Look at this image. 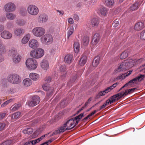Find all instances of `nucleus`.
Instances as JSON below:
<instances>
[{
	"mask_svg": "<svg viewBox=\"0 0 145 145\" xmlns=\"http://www.w3.org/2000/svg\"><path fill=\"white\" fill-rule=\"evenodd\" d=\"M40 101V98L39 96L35 95L33 96L31 101L29 102L28 105L31 107H33L38 104Z\"/></svg>",
	"mask_w": 145,
	"mask_h": 145,
	"instance_id": "nucleus-10",
	"label": "nucleus"
},
{
	"mask_svg": "<svg viewBox=\"0 0 145 145\" xmlns=\"http://www.w3.org/2000/svg\"><path fill=\"white\" fill-rule=\"evenodd\" d=\"M30 78L32 80L36 81L38 80L39 78V75L35 73H31L29 75Z\"/></svg>",
	"mask_w": 145,
	"mask_h": 145,
	"instance_id": "nucleus-25",
	"label": "nucleus"
},
{
	"mask_svg": "<svg viewBox=\"0 0 145 145\" xmlns=\"http://www.w3.org/2000/svg\"><path fill=\"white\" fill-rule=\"evenodd\" d=\"M31 35L30 34L28 33L25 35L22 39V42L23 44H25L28 42L29 40Z\"/></svg>",
	"mask_w": 145,
	"mask_h": 145,
	"instance_id": "nucleus-26",
	"label": "nucleus"
},
{
	"mask_svg": "<svg viewBox=\"0 0 145 145\" xmlns=\"http://www.w3.org/2000/svg\"><path fill=\"white\" fill-rule=\"evenodd\" d=\"M107 105H108V103L107 102V101L106 100V102L103 105H102L101 107H100V109L105 108Z\"/></svg>",
	"mask_w": 145,
	"mask_h": 145,
	"instance_id": "nucleus-60",
	"label": "nucleus"
},
{
	"mask_svg": "<svg viewBox=\"0 0 145 145\" xmlns=\"http://www.w3.org/2000/svg\"><path fill=\"white\" fill-rule=\"evenodd\" d=\"M144 76V75L140 74L139 76H138L133 79L132 80L135 82V84L138 81H141L142 80L143 78V77Z\"/></svg>",
	"mask_w": 145,
	"mask_h": 145,
	"instance_id": "nucleus-37",
	"label": "nucleus"
},
{
	"mask_svg": "<svg viewBox=\"0 0 145 145\" xmlns=\"http://www.w3.org/2000/svg\"><path fill=\"white\" fill-rule=\"evenodd\" d=\"M7 80L10 83L17 84L21 82V77L16 74H9L7 78Z\"/></svg>",
	"mask_w": 145,
	"mask_h": 145,
	"instance_id": "nucleus-1",
	"label": "nucleus"
},
{
	"mask_svg": "<svg viewBox=\"0 0 145 145\" xmlns=\"http://www.w3.org/2000/svg\"><path fill=\"white\" fill-rule=\"evenodd\" d=\"M8 122L7 121L0 123V131L4 129L6 127L8 126Z\"/></svg>",
	"mask_w": 145,
	"mask_h": 145,
	"instance_id": "nucleus-39",
	"label": "nucleus"
},
{
	"mask_svg": "<svg viewBox=\"0 0 145 145\" xmlns=\"http://www.w3.org/2000/svg\"><path fill=\"white\" fill-rule=\"evenodd\" d=\"M6 51L5 47L3 44V40L0 39V54H4L6 52Z\"/></svg>",
	"mask_w": 145,
	"mask_h": 145,
	"instance_id": "nucleus-21",
	"label": "nucleus"
},
{
	"mask_svg": "<svg viewBox=\"0 0 145 145\" xmlns=\"http://www.w3.org/2000/svg\"><path fill=\"white\" fill-rule=\"evenodd\" d=\"M29 45L30 48L35 49L38 47L39 42L35 39H31L29 42Z\"/></svg>",
	"mask_w": 145,
	"mask_h": 145,
	"instance_id": "nucleus-14",
	"label": "nucleus"
},
{
	"mask_svg": "<svg viewBox=\"0 0 145 145\" xmlns=\"http://www.w3.org/2000/svg\"><path fill=\"white\" fill-rule=\"evenodd\" d=\"M31 141L33 144V145H35L40 142V140L38 138L34 140H32Z\"/></svg>",
	"mask_w": 145,
	"mask_h": 145,
	"instance_id": "nucleus-57",
	"label": "nucleus"
},
{
	"mask_svg": "<svg viewBox=\"0 0 145 145\" xmlns=\"http://www.w3.org/2000/svg\"><path fill=\"white\" fill-rule=\"evenodd\" d=\"M6 113H2L0 114V120L3 119L5 116Z\"/></svg>",
	"mask_w": 145,
	"mask_h": 145,
	"instance_id": "nucleus-59",
	"label": "nucleus"
},
{
	"mask_svg": "<svg viewBox=\"0 0 145 145\" xmlns=\"http://www.w3.org/2000/svg\"><path fill=\"white\" fill-rule=\"evenodd\" d=\"M16 7L13 3L9 2L6 4L4 7L5 10L7 12H12L15 10Z\"/></svg>",
	"mask_w": 145,
	"mask_h": 145,
	"instance_id": "nucleus-9",
	"label": "nucleus"
},
{
	"mask_svg": "<svg viewBox=\"0 0 145 145\" xmlns=\"http://www.w3.org/2000/svg\"><path fill=\"white\" fill-rule=\"evenodd\" d=\"M84 114L81 113L78 116L73 118L75 121V124H78L80 120L82 117L84 116Z\"/></svg>",
	"mask_w": 145,
	"mask_h": 145,
	"instance_id": "nucleus-35",
	"label": "nucleus"
},
{
	"mask_svg": "<svg viewBox=\"0 0 145 145\" xmlns=\"http://www.w3.org/2000/svg\"><path fill=\"white\" fill-rule=\"evenodd\" d=\"M44 51L43 49L39 48L32 50L30 52V55L33 58L39 59L44 56Z\"/></svg>",
	"mask_w": 145,
	"mask_h": 145,
	"instance_id": "nucleus-3",
	"label": "nucleus"
},
{
	"mask_svg": "<svg viewBox=\"0 0 145 145\" xmlns=\"http://www.w3.org/2000/svg\"><path fill=\"white\" fill-rule=\"evenodd\" d=\"M73 18L74 20L77 21L79 20V17L76 14H75L73 16Z\"/></svg>",
	"mask_w": 145,
	"mask_h": 145,
	"instance_id": "nucleus-64",
	"label": "nucleus"
},
{
	"mask_svg": "<svg viewBox=\"0 0 145 145\" xmlns=\"http://www.w3.org/2000/svg\"><path fill=\"white\" fill-rule=\"evenodd\" d=\"M132 72V71H128L127 73H124L119 76L117 77V79H124L125 78L130 75Z\"/></svg>",
	"mask_w": 145,
	"mask_h": 145,
	"instance_id": "nucleus-34",
	"label": "nucleus"
},
{
	"mask_svg": "<svg viewBox=\"0 0 145 145\" xmlns=\"http://www.w3.org/2000/svg\"><path fill=\"white\" fill-rule=\"evenodd\" d=\"M21 116V113L19 112H18L13 114L12 115V119H16L20 118Z\"/></svg>",
	"mask_w": 145,
	"mask_h": 145,
	"instance_id": "nucleus-36",
	"label": "nucleus"
},
{
	"mask_svg": "<svg viewBox=\"0 0 145 145\" xmlns=\"http://www.w3.org/2000/svg\"><path fill=\"white\" fill-rule=\"evenodd\" d=\"M28 13L30 15L35 16L39 13V10L38 7L34 5H29L27 8Z\"/></svg>",
	"mask_w": 145,
	"mask_h": 145,
	"instance_id": "nucleus-7",
	"label": "nucleus"
},
{
	"mask_svg": "<svg viewBox=\"0 0 145 145\" xmlns=\"http://www.w3.org/2000/svg\"><path fill=\"white\" fill-rule=\"evenodd\" d=\"M9 54L12 58L13 62L17 64L21 60V56L17 53V50L14 48H12L9 51Z\"/></svg>",
	"mask_w": 145,
	"mask_h": 145,
	"instance_id": "nucleus-2",
	"label": "nucleus"
},
{
	"mask_svg": "<svg viewBox=\"0 0 145 145\" xmlns=\"http://www.w3.org/2000/svg\"><path fill=\"white\" fill-rule=\"evenodd\" d=\"M60 70L61 72H65V71L66 70V68L64 66H61L60 68Z\"/></svg>",
	"mask_w": 145,
	"mask_h": 145,
	"instance_id": "nucleus-61",
	"label": "nucleus"
},
{
	"mask_svg": "<svg viewBox=\"0 0 145 145\" xmlns=\"http://www.w3.org/2000/svg\"><path fill=\"white\" fill-rule=\"evenodd\" d=\"M99 23V19L98 18H93L91 20V25L93 27H97L98 26Z\"/></svg>",
	"mask_w": 145,
	"mask_h": 145,
	"instance_id": "nucleus-27",
	"label": "nucleus"
},
{
	"mask_svg": "<svg viewBox=\"0 0 145 145\" xmlns=\"http://www.w3.org/2000/svg\"><path fill=\"white\" fill-rule=\"evenodd\" d=\"M140 38L142 40H145V30L142 31L140 33Z\"/></svg>",
	"mask_w": 145,
	"mask_h": 145,
	"instance_id": "nucleus-51",
	"label": "nucleus"
},
{
	"mask_svg": "<svg viewBox=\"0 0 145 145\" xmlns=\"http://www.w3.org/2000/svg\"><path fill=\"white\" fill-rule=\"evenodd\" d=\"M114 0H106L105 4L108 7H111L114 4Z\"/></svg>",
	"mask_w": 145,
	"mask_h": 145,
	"instance_id": "nucleus-46",
	"label": "nucleus"
},
{
	"mask_svg": "<svg viewBox=\"0 0 145 145\" xmlns=\"http://www.w3.org/2000/svg\"><path fill=\"white\" fill-rule=\"evenodd\" d=\"M21 105L20 103L15 104L12 106L10 108V110L12 112L18 110L21 107Z\"/></svg>",
	"mask_w": 145,
	"mask_h": 145,
	"instance_id": "nucleus-28",
	"label": "nucleus"
},
{
	"mask_svg": "<svg viewBox=\"0 0 145 145\" xmlns=\"http://www.w3.org/2000/svg\"><path fill=\"white\" fill-rule=\"evenodd\" d=\"M12 142V140H9L6 141L4 142L1 145H10Z\"/></svg>",
	"mask_w": 145,
	"mask_h": 145,
	"instance_id": "nucleus-54",
	"label": "nucleus"
},
{
	"mask_svg": "<svg viewBox=\"0 0 145 145\" xmlns=\"http://www.w3.org/2000/svg\"><path fill=\"white\" fill-rule=\"evenodd\" d=\"M46 33L45 29L42 27H37L32 30L33 35L36 37H41Z\"/></svg>",
	"mask_w": 145,
	"mask_h": 145,
	"instance_id": "nucleus-4",
	"label": "nucleus"
},
{
	"mask_svg": "<svg viewBox=\"0 0 145 145\" xmlns=\"http://www.w3.org/2000/svg\"><path fill=\"white\" fill-rule=\"evenodd\" d=\"M40 40L42 43L43 44H50L53 42V38L51 35L46 34L40 37Z\"/></svg>",
	"mask_w": 145,
	"mask_h": 145,
	"instance_id": "nucleus-5",
	"label": "nucleus"
},
{
	"mask_svg": "<svg viewBox=\"0 0 145 145\" xmlns=\"http://www.w3.org/2000/svg\"><path fill=\"white\" fill-rule=\"evenodd\" d=\"M68 22L69 23L72 24L74 23L73 20V19L71 18H69L68 20Z\"/></svg>",
	"mask_w": 145,
	"mask_h": 145,
	"instance_id": "nucleus-62",
	"label": "nucleus"
},
{
	"mask_svg": "<svg viewBox=\"0 0 145 145\" xmlns=\"http://www.w3.org/2000/svg\"><path fill=\"white\" fill-rule=\"evenodd\" d=\"M56 11L59 13L58 15L61 16H63L64 14V12L63 10H57Z\"/></svg>",
	"mask_w": 145,
	"mask_h": 145,
	"instance_id": "nucleus-58",
	"label": "nucleus"
},
{
	"mask_svg": "<svg viewBox=\"0 0 145 145\" xmlns=\"http://www.w3.org/2000/svg\"><path fill=\"white\" fill-rule=\"evenodd\" d=\"M60 133H62L66 130V127L63 124L62 126L60 127L59 129Z\"/></svg>",
	"mask_w": 145,
	"mask_h": 145,
	"instance_id": "nucleus-52",
	"label": "nucleus"
},
{
	"mask_svg": "<svg viewBox=\"0 0 145 145\" xmlns=\"http://www.w3.org/2000/svg\"><path fill=\"white\" fill-rule=\"evenodd\" d=\"M129 51H125L123 52L120 56V57L121 59H124L126 58L128 56Z\"/></svg>",
	"mask_w": 145,
	"mask_h": 145,
	"instance_id": "nucleus-40",
	"label": "nucleus"
},
{
	"mask_svg": "<svg viewBox=\"0 0 145 145\" xmlns=\"http://www.w3.org/2000/svg\"><path fill=\"white\" fill-rule=\"evenodd\" d=\"M72 58V56L70 54L67 55L64 58L65 61L67 63H70L71 62Z\"/></svg>",
	"mask_w": 145,
	"mask_h": 145,
	"instance_id": "nucleus-30",
	"label": "nucleus"
},
{
	"mask_svg": "<svg viewBox=\"0 0 145 145\" xmlns=\"http://www.w3.org/2000/svg\"><path fill=\"white\" fill-rule=\"evenodd\" d=\"M1 37L5 39H10L12 38V35L9 31L7 30H4L1 33Z\"/></svg>",
	"mask_w": 145,
	"mask_h": 145,
	"instance_id": "nucleus-11",
	"label": "nucleus"
},
{
	"mask_svg": "<svg viewBox=\"0 0 145 145\" xmlns=\"http://www.w3.org/2000/svg\"><path fill=\"white\" fill-rule=\"evenodd\" d=\"M89 41V37L87 36H84L81 41L82 45L87 46L88 44Z\"/></svg>",
	"mask_w": 145,
	"mask_h": 145,
	"instance_id": "nucleus-24",
	"label": "nucleus"
},
{
	"mask_svg": "<svg viewBox=\"0 0 145 145\" xmlns=\"http://www.w3.org/2000/svg\"><path fill=\"white\" fill-rule=\"evenodd\" d=\"M119 24L118 21L116 20L112 23V25H113V27H116L118 26Z\"/></svg>",
	"mask_w": 145,
	"mask_h": 145,
	"instance_id": "nucleus-56",
	"label": "nucleus"
},
{
	"mask_svg": "<svg viewBox=\"0 0 145 145\" xmlns=\"http://www.w3.org/2000/svg\"><path fill=\"white\" fill-rule=\"evenodd\" d=\"M121 98L119 93H117L111 97L110 99L107 100V102L108 103V105H110L115 102L116 100H118Z\"/></svg>",
	"mask_w": 145,
	"mask_h": 145,
	"instance_id": "nucleus-13",
	"label": "nucleus"
},
{
	"mask_svg": "<svg viewBox=\"0 0 145 145\" xmlns=\"http://www.w3.org/2000/svg\"><path fill=\"white\" fill-rule=\"evenodd\" d=\"M32 83V81L29 78H25L23 81V84L24 86L27 87L31 85Z\"/></svg>",
	"mask_w": 145,
	"mask_h": 145,
	"instance_id": "nucleus-22",
	"label": "nucleus"
},
{
	"mask_svg": "<svg viewBox=\"0 0 145 145\" xmlns=\"http://www.w3.org/2000/svg\"><path fill=\"white\" fill-rule=\"evenodd\" d=\"M48 17L47 15L44 14H39L37 18V20L39 23L42 24L47 22Z\"/></svg>",
	"mask_w": 145,
	"mask_h": 145,
	"instance_id": "nucleus-12",
	"label": "nucleus"
},
{
	"mask_svg": "<svg viewBox=\"0 0 145 145\" xmlns=\"http://www.w3.org/2000/svg\"><path fill=\"white\" fill-rule=\"evenodd\" d=\"M15 91V90L13 88H10L9 90V92L11 94L13 93Z\"/></svg>",
	"mask_w": 145,
	"mask_h": 145,
	"instance_id": "nucleus-63",
	"label": "nucleus"
},
{
	"mask_svg": "<svg viewBox=\"0 0 145 145\" xmlns=\"http://www.w3.org/2000/svg\"><path fill=\"white\" fill-rule=\"evenodd\" d=\"M74 51L76 53H78L80 49V44L79 42H74L73 44Z\"/></svg>",
	"mask_w": 145,
	"mask_h": 145,
	"instance_id": "nucleus-33",
	"label": "nucleus"
},
{
	"mask_svg": "<svg viewBox=\"0 0 145 145\" xmlns=\"http://www.w3.org/2000/svg\"><path fill=\"white\" fill-rule=\"evenodd\" d=\"M13 100L14 99H10L5 101L1 105V107H3L5 106L10 103L13 102Z\"/></svg>",
	"mask_w": 145,
	"mask_h": 145,
	"instance_id": "nucleus-49",
	"label": "nucleus"
},
{
	"mask_svg": "<svg viewBox=\"0 0 145 145\" xmlns=\"http://www.w3.org/2000/svg\"><path fill=\"white\" fill-rule=\"evenodd\" d=\"M91 100L92 99L91 97H90L89 99L88 100V102L86 103L84 106H82L80 109L78 111L77 114L78 113L80 112L83 110L86 107L88 104L89 103V102H90Z\"/></svg>",
	"mask_w": 145,
	"mask_h": 145,
	"instance_id": "nucleus-45",
	"label": "nucleus"
},
{
	"mask_svg": "<svg viewBox=\"0 0 145 145\" xmlns=\"http://www.w3.org/2000/svg\"><path fill=\"white\" fill-rule=\"evenodd\" d=\"M7 18L9 20H12L16 17V15L12 13L8 12L6 14Z\"/></svg>",
	"mask_w": 145,
	"mask_h": 145,
	"instance_id": "nucleus-29",
	"label": "nucleus"
},
{
	"mask_svg": "<svg viewBox=\"0 0 145 145\" xmlns=\"http://www.w3.org/2000/svg\"><path fill=\"white\" fill-rule=\"evenodd\" d=\"M20 13L22 15H25L27 13L26 9L24 8H21L20 9Z\"/></svg>",
	"mask_w": 145,
	"mask_h": 145,
	"instance_id": "nucleus-50",
	"label": "nucleus"
},
{
	"mask_svg": "<svg viewBox=\"0 0 145 145\" xmlns=\"http://www.w3.org/2000/svg\"><path fill=\"white\" fill-rule=\"evenodd\" d=\"M95 113V111L91 113L89 115L87 116L84 119H83L82 120L84 121H86L88 120L89 119L91 118V116L92 115L94 114Z\"/></svg>",
	"mask_w": 145,
	"mask_h": 145,
	"instance_id": "nucleus-47",
	"label": "nucleus"
},
{
	"mask_svg": "<svg viewBox=\"0 0 145 145\" xmlns=\"http://www.w3.org/2000/svg\"><path fill=\"white\" fill-rule=\"evenodd\" d=\"M99 39V33H96L94 35L92 43L93 45H95L98 42Z\"/></svg>",
	"mask_w": 145,
	"mask_h": 145,
	"instance_id": "nucleus-20",
	"label": "nucleus"
},
{
	"mask_svg": "<svg viewBox=\"0 0 145 145\" xmlns=\"http://www.w3.org/2000/svg\"><path fill=\"white\" fill-rule=\"evenodd\" d=\"M127 63H125L124 62H123L121 63L118 68L116 69L115 72H119L125 70L126 68L125 65L127 64Z\"/></svg>",
	"mask_w": 145,
	"mask_h": 145,
	"instance_id": "nucleus-18",
	"label": "nucleus"
},
{
	"mask_svg": "<svg viewBox=\"0 0 145 145\" xmlns=\"http://www.w3.org/2000/svg\"><path fill=\"white\" fill-rule=\"evenodd\" d=\"M64 124L66 127L67 130L72 129L77 125L75 124V121L73 118L67 119L66 122Z\"/></svg>",
	"mask_w": 145,
	"mask_h": 145,
	"instance_id": "nucleus-8",
	"label": "nucleus"
},
{
	"mask_svg": "<svg viewBox=\"0 0 145 145\" xmlns=\"http://www.w3.org/2000/svg\"><path fill=\"white\" fill-rule=\"evenodd\" d=\"M138 2L135 3L134 4L132 5L130 7V9L131 10L133 11L137 10L138 8Z\"/></svg>",
	"mask_w": 145,
	"mask_h": 145,
	"instance_id": "nucleus-41",
	"label": "nucleus"
},
{
	"mask_svg": "<svg viewBox=\"0 0 145 145\" xmlns=\"http://www.w3.org/2000/svg\"><path fill=\"white\" fill-rule=\"evenodd\" d=\"M145 27L144 24L142 22H140L136 24L134 27V29L135 30L139 31L143 29Z\"/></svg>",
	"mask_w": 145,
	"mask_h": 145,
	"instance_id": "nucleus-16",
	"label": "nucleus"
},
{
	"mask_svg": "<svg viewBox=\"0 0 145 145\" xmlns=\"http://www.w3.org/2000/svg\"><path fill=\"white\" fill-rule=\"evenodd\" d=\"M135 84V82L133 81L132 80H131L128 83L125 84L122 87H121L120 89L119 90L120 91L122 88H124L125 87H126L129 85L130 86H132L134 84Z\"/></svg>",
	"mask_w": 145,
	"mask_h": 145,
	"instance_id": "nucleus-43",
	"label": "nucleus"
},
{
	"mask_svg": "<svg viewBox=\"0 0 145 145\" xmlns=\"http://www.w3.org/2000/svg\"><path fill=\"white\" fill-rule=\"evenodd\" d=\"M25 64L27 68L29 70H34L37 66V63L35 59L30 58L26 61Z\"/></svg>",
	"mask_w": 145,
	"mask_h": 145,
	"instance_id": "nucleus-6",
	"label": "nucleus"
},
{
	"mask_svg": "<svg viewBox=\"0 0 145 145\" xmlns=\"http://www.w3.org/2000/svg\"><path fill=\"white\" fill-rule=\"evenodd\" d=\"M74 31V29L73 27L69 28L67 33V38L69 39L70 37Z\"/></svg>",
	"mask_w": 145,
	"mask_h": 145,
	"instance_id": "nucleus-48",
	"label": "nucleus"
},
{
	"mask_svg": "<svg viewBox=\"0 0 145 145\" xmlns=\"http://www.w3.org/2000/svg\"><path fill=\"white\" fill-rule=\"evenodd\" d=\"M109 92L108 89L106 88L103 91H100V96H103L105 95V94L108 93Z\"/></svg>",
	"mask_w": 145,
	"mask_h": 145,
	"instance_id": "nucleus-55",
	"label": "nucleus"
},
{
	"mask_svg": "<svg viewBox=\"0 0 145 145\" xmlns=\"http://www.w3.org/2000/svg\"><path fill=\"white\" fill-rule=\"evenodd\" d=\"M100 61V56H98L95 58L92 62V65L94 67H96L98 65Z\"/></svg>",
	"mask_w": 145,
	"mask_h": 145,
	"instance_id": "nucleus-32",
	"label": "nucleus"
},
{
	"mask_svg": "<svg viewBox=\"0 0 145 145\" xmlns=\"http://www.w3.org/2000/svg\"><path fill=\"white\" fill-rule=\"evenodd\" d=\"M16 23L20 26L23 25L25 24V20L22 19H18L16 21Z\"/></svg>",
	"mask_w": 145,
	"mask_h": 145,
	"instance_id": "nucleus-42",
	"label": "nucleus"
},
{
	"mask_svg": "<svg viewBox=\"0 0 145 145\" xmlns=\"http://www.w3.org/2000/svg\"><path fill=\"white\" fill-rule=\"evenodd\" d=\"M87 61V57L86 56H82V57L81 58L79 62V64L81 66H84L86 63Z\"/></svg>",
	"mask_w": 145,
	"mask_h": 145,
	"instance_id": "nucleus-23",
	"label": "nucleus"
},
{
	"mask_svg": "<svg viewBox=\"0 0 145 145\" xmlns=\"http://www.w3.org/2000/svg\"><path fill=\"white\" fill-rule=\"evenodd\" d=\"M119 93L121 98L123 96H126L129 93H130L129 89L125 90V92L122 91Z\"/></svg>",
	"mask_w": 145,
	"mask_h": 145,
	"instance_id": "nucleus-44",
	"label": "nucleus"
},
{
	"mask_svg": "<svg viewBox=\"0 0 145 145\" xmlns=\"http://www.w3.org/2000/svg\"><path fill=\"white\" fill-rule=\"evenodd\" d=\"M43 89L46 91H48L51 94L53 92L54 90V88L52 87H50L48 84H45L42 86Z\"/></svg>",
	"mask_w": 145,
	"mask_h": 145,
	"instance_id": "nucleus-19",
	"label": "nucleus"
},
{
	"mask_svg": "<svg viewBox=\"0 0 145 145\" xmlns=\"http://www.w3.org/2000/svg\"><path fill=\"white\" fill-rule=\"evenodd\" d=\"M44 80L45 83H49L51 81V78L49 76H46L44 78Z\"/></svg>",
	"mask_w": 145,
	"mask_h": 145,
	"instance_id": "nucleus-53",
	"label": "nucleus"
},
{
	"mask_svg": "<svg viewBox=\"0 0 145 145\" xmlns=\"http://www.w3.org/2000/svg\"><path fill=\"white\" fill-rule=\"evenodd\" d=\"M24 33V30L22 28H17L14 31V34L16 36L20 37Z\"/></svg>",
	"mask_w": 145,
	"mask_h": 145,
	"instance_id": "nucleus-15",
	"label": "nucleus"
},
{
	"mask_svg": "<svg viewBox=\"0 0 145 145\" xmlns=\"http://www.w3.org/2000/svg\"><path fill=\"white\" fill-rule=\"evenodd\" d=\"M33 129L30 128H27L24 129L23 132L24 134H30L32 133Z\"/></svg>",
	"mask_w": 145,
	"mask_h": 145,
	"instance_id": "nucleus-38",
	"label": "nucleus"
},
{
	"mask_svg": "<svg viewBox=\"0 0 145 145\" xmlns=\"http://www.w3.org/2000/svg\"><path fill=\"white\" fill-rule=\"evenodd\" d=\"M107 9L106 7H102L100 8V14L103 16L104 17L107 15Z\"/></svg>",
	"mask_w": 145,
	"mask_h": 145,
	"instance_id": "nucleus-31",
	"label": "nucleus"
},
{
	"mask_svg": "<svg viewBox=\"0 0 145 145\" xmlns=\"http://www.w3.org/2000/svg\"><path fill=\"white\" fill-rule=\"evenodd\" d=\"M41 68L44 70H47L49 67V64L47 60L45 59L42 60L40 64Z\"/></svg>",
	"mask_w": 145,
	"mask_h": 145,
	"instance_id": "nucleus-17",
	"label": "nucleus"
}]
</instances>
